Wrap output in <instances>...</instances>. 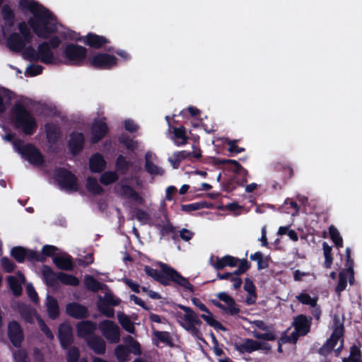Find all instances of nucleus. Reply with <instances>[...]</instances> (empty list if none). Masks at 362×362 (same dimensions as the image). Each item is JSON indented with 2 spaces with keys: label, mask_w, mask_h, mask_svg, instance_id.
<instances>
[{
  "label": "nucleus",
  "mask_w": 362,
  "mask_h": 362,
  "mask_svg": "<svg viewBox=\"0 0 362 362\" xmlns=\"http://www.w3.org/2000/svg\"><path fill=\"white\" fill-rule=\"evenodd\" d=\"M85 137L82 132H73L68 141V147L70 153L74 156L78 155L84 148Z\"/></svg>",
  "instance_id": "obj_19"
},
{
  "label": "nucleus",
  "mask_w": 362,
  "mask_h": 362,
  "mask_svg": "<svg viewBox=\"0 0 362 362\" xmlns=\"http://www.w3.org/2000/svg\"><path fill=\"white\" fill-rule=\"evenodd\" d=\"M338 340L334 338V336H330L327 339L326 342L319 349L318 353L320 355L325 356L330 353L333 349L336 346Z\"/></svg>",
  "instance_id": "obj_45"
},
{
  "label": "nucleus",
  "mask_w": 362,
  "mask_h": 362,
  "mask_svg": "<svg viewBox=\"0 0 362 362\" xmlns=\"http://www.w3.org/2000/svg\"><path fill=\"white\" fill-rule=\"evenodd\" d=\"M179 308L185 313L182 317L185 321H192L194 326H200L202 324V322L198 318L197 315L192 308L182 305H179Z\"/></svg>",
  "instance_id": "obj_34"
},
{
  "label": "nucleus",
  "mask_w": 362,
  "mask_h": 362,
  "mask_svg": "<svg viewBox=\"0 0 362 362\" xmlns=\"http://www.w3.org/2000/svg\"><path fill=\"white\" fill-rule=\"evenodd\" d=\"M87 346L95 354L103 355L106 351V343L99 335H92L86 341Z\"/></svg>",
  "instance_id": "obj_26"
},
{
  "label": "nucleus",
  "mask_w": 362,
  "mask_h": 362,
  "mask_svg": "<svg viewBox=\"0 0 362 362\" xmlns=\"http://www.w3.org/2000/svg\"><path fill=\"white\" fill-rule=\"evenodd\" d=\"M234 348L240 354H251L257 351V344L256 340L245 338L241 339L240 341H235Z\"/></svg>",
  "instance_id": "obj_27"
},
{
  "label": "nucleus",
  "mask_w": 362,
  "mask_h": 362,
  "mask_svg": "<svg viewBox=\"0 0 362 362\" xmlns=\"http://www.w3.org/2000/svg\"><path fill=\"white\" fill-rule=\"evenodd\" d=\"M153 335L160 342L166 344L170 346H173L172 337L170 336V332L166 331L153 330Z\"/></svg>",
  "instance_id": "obj_49"
},
{
  "label": "nucleus",
  "mask_w": 362,
  "mask_h": 362,
  "mask_svg": "<svg viewBox=\"0 0 362 362\" xmlns=\"http://www.w3.org/2000/svg\"><path fill=\"white\" fill-rule=\"evenodd\" d=\"M108 127L103 120H95L91 127V142L96 144L103 139L108 132Z\"/></svg>",
  "instance_id": "obj_22"
},
{
  "label": "nucleus",
  "mask_w": 362,
  "mask_h": 362,
  "mask_svg": "<svg viewBox=\"0 0 362 362\" xmlns=\"http://www.w3.org/2000/svg\"><path fill=\"white\" fill-rule=\"evenodd\" d=\"M58 279L59 281L64 285L76 286L80 282L76 276L62 272H58Z\"/></svg>",
  "instance_id": "obj_41"
},
{
  "label": "nucleus",
  "mask_w": 362,
  "mask_h": 362,
  "mask_svg": "<svg viewBox=\"0 0 362 362\" xmlns=\"http://www.w3.org/2000/svg\"><path fill=\"white\" fill-rule=\"evenodd\" d=\"M30 42H25V40L18 33H11L6 41L8 49L15 52H21L25 49L26 44Z\"/></svg>",
  "instance_id": "obj_24"
},
{
  "label": "nucleus",
  "mask_w": 362,
  "mask_h": 362,
  "mask_svg": "<svg viewBox=\"0 0 362 362\" xmlns=\"http://www.w3.org/2000/svg\"><path fill=\"white\" fill-rule=\"evenodd\" d=\"M45 127L48 143L52 145L57 144L62 137L60 127L55 124L47 123Z\"/></svg>",
  "instance_id": "obj_28"
},
{
  "label": "nucleus",
  "mask_w": 362,
  "mask_h": 362,
  "mask_svg": "<svg viewBox=\"0 0 362 362\" xmlns=\"http://www.w3.org/2000/svg\"><path fill=\"white\" fill-rule=\"evenodd\" d=\"M349 276V274H347L346 272L342 270L339 274V281L335 288V291L338 295H340L341 292L344 291L347 286V277Z\"/></svg>",
  "instance_id": "obj_54"
},
{
  "label": "nucleus",
  "mask_w": 362,
  "mask_h": 362,
  "mask_svg": "<svg viewBox=\"0 0 362 362\" xmlns=\"http://www.w3.org/2000/svg\"><path fill=\"white\" fill-rule=\"evenodd\" d=\"M342 362H362L361 352L359 346L353 345L350 349V354L348 358H344Z\"/></svg>",
  "instance_id": "obj_47"
},
{
  "label": "nucleus",
  "mask_w": 362,
  "mask_h": 362,
  "mask_svg": "<svg viewBox=\"0 0 362 362\" xmlns=\"http://www.w3.org/2000/svg\"><path fill=\"white\" fill-rule=\"evenodd\" d=\"M221 163L230 164L231 165L230 170L235 173L233 179L238 185L243 186L247 182L248 172L237 160L223 159L221 160Z\"/></svg>",
  "instance_id": "obj_14"
},
{
  "label": "nucleus",
  "mask_w": 362,
  "mask_h": 362,
  "mask_svg": "<svg viewBox=\"0 0 362 362\" xmlns=\"http://www.w3.org/2000/svg\"><path fill=\"white\" fill-rule=\"evenodd\" d=\"M13 146L22 157L30 163L40 165L44 163L43 155L34 144L31 143L25 144L22 139H17L13 142Z\"/></svg>",
  "instance_id": "obj_5"
},
{
  "label": "nucleus",
  "mask_w": 362,
  "mask_h": 362,
  "mask_svg": "<svg viewBox=\"0 0 362 362\" xmlns=\"http://www.w3.org/2000/svg\"><path fill=\"white\" fill-rule=\"evenodd\" d=\"M173 137L176 146H184L187 144L188 137L186 135V128L184 126L173 127Z\"/></svg>",
  "instance_id": "obj_33"
},
{
  "label": "nucleus",
  "mask_w": 362,
  "mask_h": 362,
  "mask_svg": "<svg viewBox=\"0 0 362 362\" xmlns=\"http://www.w3.org/2000/svg\"><path fill=\"white\" fill-rule=\"evenodd\" d=\"M296 298L303 305H310L311 307L317 305V298H312L308 293L304 291L297 296Z\"/></svg>",
  "instance_id": "obj_55"
},
{
  "label": "nucleus",
  "mask_w": 362,
  "mask_h": 362,
  "mask_svg": "<svg viewBox=\"0 0 362 362\" xmlns=\"http://www.w3.org/2000/svg\"><path fill=\"white\" fill-rule=\"evenodd\" d=\"M1 13L6 25L8 28L13 27L14 25L16 16L13 10L8 4L3 6L1 8Z\"/></svg>",
  "instance_id": "obj_35"
},
{
  "label": "nucleus",
  "mask_w": 362,
  "mask_h": 362,
  "mask_svg": "<svg viewBox=\"0 0 362 362\" xmlns=\"http://www.w3.org/2000/svg\"><path fill=\"white\" fill-rule=\"evenodd\" d=\"M119 179V175L116 171H106L103 173L100 177V182L103 185H109Z\"/></svg>",
  "instance_id": "obj_43"
},
{
  "label": "nucleus",
  "mask_w": 362,
  "mask_h": 362,
  "mask_svg": "<svg viewBox=\"0 0 362 362\" xmlns=\"http://www.w3.org/2000/svg\"><path fill=\"white\" fill-rule=\"evenodd\" d=\"M106 167V161L100 153H93L89 159V168L92 173H101Z\"/></svg>",
  "instance_id": "obj_30"
},
{
  "label": "nucleus",
  "mask_w": 362,
  "mask_h": 362,
  "mask_svg": "<svg viewBox=\"0 0 362 362\" xmlns=\"http://www.w3.org/2000/svg\"><path fill=\"white\" fill-rule=\"evenodd\" d=\"M216 296L218 297L219 300L224 302L227 305V306H226L217 300H211V303L216 308L221 309V310L224 311L226 314L231 316L238 315L240 312V310L237 306V304L234 298H232L226 292H220L216 294Z\"/></svg>",
  "instance_id": "obj_9"
},
{
  "label": "nucleus",
  "mask_w": 362,
  "mask_h": 362,
  "mask_svg": "<svg viewBox=\"0 0 362 362\" xmlns=\"http://www.w3.org/2000/svg\"><path fill=\"white\" fill-rule=\"evenodd\" d=\"M88 50L85 47L74 43L64 46L63 57L66 64L81 66L87 62Z\"/></svg>",
  "instance_id": "obj_4"
},
{
  "label": "nucleus",
  "mask_w": 362,
  "mask_h": 362,
  "mask_svg": "<svg viewBox=\"0 0 362 362\" xmlns=\"http://www.w3.org/2000/svg\"><path fill=\"white\" fill-rule=\"evenodd\" d=\"M117 317L123 328L128 332L132 333L134 330V327L129 317L124 313H118Z\"/></svg>",
  "instance_id": "obj_56"
},
{
  "label": "nucleus",
  "mask_w": 362,
  "mask_h": 362,
  "mask_svg": "<svg viewBox=\"0 0 362 362\" xmlns=\"http://www.w3.org/2000/svg\"><path fill=\"white\" fill-rule=\"evenodd\" d=\"M55 177L62 189L71 192L78 190V178L70 170L60 168L56 170Z\"/></svg>",
  "instance_id": "obj_7"
},
{
  "label": "nucleus",
  "mask_w": 362,
  "mask_h": 362,
  "mask_svg": "<svg viewBox=\"0 0 362 362\" xmlns=\"http://www.w3.org/2000/svg\"><path fill=\"white\" fill-rule=\"evenodd\" d=\"M253 324L260 330L267 331L264 333L254 332L253 336L255 339L264 341H274L276 339V334L272 331H269V327L263 320H255Z\"/></svg>",
  "instance_id": "obj_25"
},
{
  "label": "nucleus",
  "mask_w": 362,
  "mask_h": 362,
  "mask_svg": "<svg viewBox=\"0 0 362 362\" xmlns=\"http://www.w3.org/2000/svg\"><path fill=\"white\" fill-rule=\"evenodd\" d=\"M84 284L86 288L92 292H98L103 289V286H106L105 284L98 281L95 277L91 275L86 276L84 279Z\"/></svg>",
  "instance_id": "obj_36"
},
{
  "label": "nucleus",
  "mask_w": 362,
  "mask_h": 362,
  "mask_svg": "<svg viewBox=\"0 0 362 362\" xmlns=\"http://www.w3.org/2000/svg\"><path fill=\"white\" fill-rule=\"evenodd\" d=\"M80 351L76 346H71L67 352L66 362H78Z\"/></svg>",
  "instance_id": "obj_61"
},
{
  "label": "nucleus",
  "mask_w": 362,
  "mask_h": 362,
  "mask_svg": "<svg viewBox=\"0 0 362 362\" xmlns=\"http://www.w3.org/2000/svg\"><path fill=\"white\" fill-rule=\"evenodd\" d=\"M15 362H30L28 354L25 349H18L13 352Z\"/></svg>",
  "instance_id": "obj_62"
},
{
  "label": "nucleus",
  "mask_w": 362,
  "mask_h": 362,
  "mask_svg": "<svg viewBox=\"0 0 362 362\" xmlns=\"http://www.w3.org/2000/svg\"><path fill=\"white\" fill-rule=\"evenodd\" d=\"M6 279L13 295L16 296H20L22 292V287L17 279L13 276H8Z\"/></svg>",
  "instance_id": "obj_53"
},
{
  "label": "nucleus",
  "mask_w": 362,
  "mask_h": 362,
  "mask_svg": "<svg viewBox=\"0 0 362 362\" xmlns=\"http://www.w3.org/2000/svg\"><path fill=\"white\" fill-rule=\"evenodd\" d=\"M119 141L128 150L134 151L138 147V142L131 139L128 135L122 134L119 137Z\"/></svg>",
  "instance_id": "obj_51"
},
{
  "label": "nucleus",
  "mask_w": 362,
  "mask_h": 362,
  "mask_svg": "<svg viewBox=\"0 0 362 362\" xmlns=\"http://www.w3.org/2000/svg\"><path fill=\"white\" fill-rule=\"evenodd\" d=\"M117 58L108 53H97L91 58H88L86 66L95 69L110 70L117 64Z\"/></svg>",
  "instance_id": "obj_6"
},
{
  "label": "nucleus",
  "mask_w": 362,
  "mask_h": 362,
  "mask_svg": "<svg viewBox=\"0 0 362 362\" xmlns=\"http://www.w3.org/2000/svg\"><path fill=\"white\" fill-rule=\"evenodd\" d=\"M19 6L33 14L34 17L30 18L28 23L38 37L47 40L57 32L55 16L42 4L34 0H20Z\"/></svg>",
  "instance_id": "obj_1"
},
{
  "label": "nucleus",
  "mask_w": 362,
  "mask_h": 362,
  "mask_svg": "<svg viewBox=\"0 0 362 362\" xmlns=\"http://www.w3.org/2000/svg\"><path fill=\"white\" fill-rule=\"evenodd\" d=\"M23 57L25 59L30 61V62H37V50L36 51L35 48L30 45L25 47V50L23 53Z\"/></svg>",
  "instance_id": "obj_60"
},
{
  "label": "nucleus",
  "mask_w": 362,
  "mask_h": 362,
  "mask_svg": "<svg viewBox=\"0 0 362 362\" xmlns=\"http://www.w3.org/2000/svg\"><path fill=\"white\" fill-rule=\"evenodd\" d=\"M18 30L21 36L25 40V42H30L33 40V35L25 22L23 21L18 24Z\"/></svg>",
  "instance_id": "obj_57"
},
{
  "label": "nucleus",
  "mask_w": 362,
  "mask_h": 362,
  "mask_svg": "<svg viewBox=\"0 0 362 362\" xmlns=\"http://www.w3.org/2000/svg\"><path fill=\"white\" fill-rule=\"evenodd\" d=\"M11 120L16 129L25 135L32 136L37 129V119L24 104L16 102L11 109Z\"/></svg>",
  "instance_id": "obj_3"
},
{
  "label": "nucleus",
  "mask_w": 362,
  "mask_h": 362,
  "mask_svg": "<svg viewBox=\"0 0 362 362\" xmlns=\"http://www.w3.org/2000/svg\"><path fill=\"white\" fill-rule=\"evenodd\" d=\"M115 355L118 362H127L130 360L129 351L124 344H119L116 346Z\"/></svg>",
  "instance_id": "obj_42"
},
{
  "label": "nucleus",
  "mask_w": 362,
  "mask_h": 362,
  "mask_svg": "<svg viewBox=\"0 0 362 362\" xmlns=\"http://www.w3.org/2000/svg\"><path fill=\"white\" fill-rule=\"evenodd\" d=\"M145 160L144 168L145 170L148 173L153 175H162L164 173V170L162 168L156 165L152 161H151V155L148 152H147L145 155Z\"/></svg>",
  "instance_id": "obj_37"
},
{
  "label": "nucleus",
  "mask_w": 362,
  "mask_h": 362,
  "mask_svg": "<svg viewBox=\"0 0 362 362\" xmlns=\"http://www.w3.org/2000/svg\"><path fill=\"white\" fill-rule=\"evenodd\" d=\"M192 147L194 151L192 152L187 151H176L173 153L171 157L168 158V161L174 169L178 168L180 163L185 159L194 162V160H199L202 158V155L200 148L195 145H193Z\"/></svg>",
  "instance_id": "obj_8"
},
{
  "label": "nucleus",
  "mask_w": 362,
  "mask_h": 362,
  "mask_svg": "<svg viewBox=\"0 0 362 362\" xmlns=\"http://www.w3.org/2000/svg\"><path fill=\"white\" fill-rule=\"evenodd\" d=\"M66 313L69 316L77 320L86 319L90 315L88 308L77 302L66 304Z\"/></svg>",
  "instance_id": "obj_18"
},
{
  "label": "nucleus",
  "mask_w": 362,
  "mask_h": 362,
  "mask_svg": "<svg viewBox=\"0 0 362 362\" xmlns=\"http://www.w3.org/2000/svg\"><path fill=\"white\" fill-rule=\"evenodd\" d=\"M44 67L39 64H30L25 69V74L28 76H36L42 74Z\"/></svg>",
  "instance_id": "obj_63"
},
{
  "label": "nucleus",
  "mask_w": 362,
  "mask_h": 362,
  "mask_svg": "<svg viewBox=\"0 0 362 362\" xmlns=\"http://www.w3.org/2000/svg\"><path fill=\"white\" fill-rule=\"evenodd\" d=\"M158 265L160 271L150 266H145V273L165 286H170L173 283L175 286L182 287L191 293H194V286L189 281L188 279L182 276L176 269L165 263L160 262Z\"/></svg>",
  "instance_id": "obj_2"
},
{
  "label": "nucleus",
  "mask_w": 362,
  "mask_h": 362,
  "mask_svg": "<svg viewBox=\"0 0 362 362\" xmlns=\"http://www.w3.org/2000/svg\"><path fill=\"white\" fill-rule=\"evenodd\" d=\"M76 329L77 336L86 341L90 336L95 335L94 332L97 329V323L90 320H82L76 324Z\"/></svg>",
  "instance_id": "obj_20"
},
{
  "label": "nucleus",
  "mask_w": 362,
  "mask_h": 362,
  "mask_svg": "<svg viewBox=\"0 0 362 362\" xmlns=\"http://www.w3.org/2000/svg\"><path fill=\"white\" fill-rule=\"evenodd\" d=\"M244 289L247 292V293L250 296L254 297L253 300H252L251 298H247V303L248 304H253L257 298L256 286L250 279L246 278L245 279Z\"/></svg>",
  "instance_id": "obj_46"
},
{
  "label": "nucleus",
  "mask_w": 362,
  "mask_h": 362,
  "mask_svg": "<svg viewBox=\"0 0 362 362\" xmlns=\"http://www.w3.org/2000/svg\"><path fill=\"white\" fill-rule=\"evenodd\" d=\"M42 275L45 284L49 287H55L58 284V272L56 273L48 265L42 267Z\"/></svg>",
  "instance_id": "obj_31"
},
{
  "label": "nucleus",
  "mask_w": 362,
  "mask_h": 362,
  "mask_svg": "<svg viewBox=\"0 0 362 362\" xmlns=\"http://www.w3.org/2000/svg\"><path fill=\"white\" fill-rule=\"evenodd\" d=\"M125 346L127 347L129 354L139 356L141 354L140 344L135 340L132 336L129 335L124 339Z\"/></svg>",
  "instance_id": "obj_38"
},
{
  "label": "nucleus",
  "mask_w": 362,
  "mask_h": 362,
  "mask_svg": "<svg viewBox=\"0 0 362 362\" xmlns=\"http://www.w3.org/2000/svg\"><path fill=\"white\" fill-rule=\"evenodd\" d=\"M58 338L63 349H67L74 342L72 328L68 323L62 322L58 328Z\"/></svg>",
  "instance_id": "obj_15"
},
{
  "label": "nucleus",
  "mask_w": 362,
  "mask_h": 362,
  "mask_svg": "<svg viewBox=\"0 0 362 362\" xmlns=\"http://www.w3.org/2000/svg\"><path fill=\"white\" fill-rule=\"evenodd\" d=\"M214 257H211L210 263L216 270H221L226 267H235L238 266L240 259L230 255H226L223 257H216L215 262H213Z\"/></svg>",
  "instance_id": "obj_21"
},
{
  "label": "nucleus",
  "mask_w": 362,
  "mask_h": 362,
  "mask_svg": "<svg viewBox=\"0 0 362 362\" xmlns=\"http://www.w3.org/2000/svg\"><path fill=\"white\" fill-rule=\"evenodd\" d=\"M11 255L18 263H23L26 257V248L21 246L13 247L11 250Z\"/></svg>",
  "instance_id": "obj_50"
},
{
  "label": "nucleus",
  "mask_w": 362,
  "mask_h": 362,
  "mask_svg": "<svg viewBox=\"0 0 362 362\" xmlns=\"http://www.w3.org/2000/svg\"><path fill=\"white\" fill-rule=\"evenodd\" d=\"M312 320V317L300 314L293 317L292 326L301 336H305L310 332Z\"/></svg>",
  "instance_id": "obj_16"
},
{
  "label": "nucleus",
  "mask_w": 362,
  "mask_h": 362,
  "mask_svg": "<svg viewBox=\"0 0 362 362\" xmlns=\"http://www.w3.org/2000/svg\"><path fill=\"white\" fill-rule=\"evenodd\" d=\"M53 263L62 270L71 271L74 269L72 257L67 253L62 255H55L52 258Z\"/></svg>",
  "instance_id": "obj_29"
},
{
  "label": "nucleus",
  "mask_w": 362,
  "mask_h": 362,
  "mask_svg": "<svg viewBox=\"0 0 362 362\" xmlns=\"http://www.w3.org/2000/svg\"><path fill=\"white\" fill-rule=\"evenodd\" d=\"M121 302V300L117 298H115L112 293L106 292L104 296V298H100V303L106 304L110 306H117Z\"/></svg>",
  "instance_id": "obj_59"
},
{
  "label": "nucleus",
  "mask_w": 362,
  "mask_h": 362,
  "mask_svg": "<svg viewBox=\"0 0 362 362\" xmlns=\"http://www.w3.org/2000/svg\"><path fill=\"white\" fill-rule=\"evenodd\" d=\"M46 301L49 317L52 320H56L59 316V307L57 300L53 296L48 295Z\"/></svg>",
  "instance_id": "obj_32"
},
{
  "label": "nucleus",
  "mask_w": 362,
  "mask_h": 362,
  "mask_svg": "<svg viewBox=\"0 0 362 362\" xmlns=\"http://www.w3.org/2000/svg\"><path fill=\"white\" fill-rule=\"evenodd\" d=\"M8 337L15 347L21 348L24 340V333L18 322L13 320L8 322Z\"/></svg>",
  "instance_id": "obj_12"
},
{
  "label": "nucleus",
  "mask_w": 362,
  "mask_h": 362,
  "mask_svg": "<svg viewBox=\"0 0 362 362\" xmlns=\"http://www.w3.org/2000/svg\"><path fill=\"white\" fill-rule=\"evenodd\" d=\"M192 302L193 305H194L197 308H198L200 310L204 312L206 314H202L200 317L206 322V323L213 327L214 329L226 332L227 330L226 327H224L219 321L216 320L214 317L211 311L208 309V308L204 304L201 300L198 298H192Z\"/></svg>",
  "instance_id": "obj_10"
},
{
  "label": "nucleus",
  "mask_w": 362,
  "mask_h": 362,
  "mask_svg": "<svg viewBox=\"0 0 362 362\" xmlns=\"http://www.w3.org/2000/svg\"><path fill=\"white\" fill-rule=\"evenodd\" d=\"M323 253L325 256L324 265L325 268L329 269L331 267L333 262V257L332 255V247L329 246L326 242L322 243Z\"/></svg>",
  "instance_id": "obj_52"
},
{
  "label": "nucleus",
  "mask_w": 362,
  "mask_h": 362,
  "mask_svg": "<svg viewBox=\"0 0 362 362\" xmlns=\"http://www.w3.org/2000/svg\"><path fill=\"white\" fill-rule=\"evenodd\" d=\"M103 335L110 342L117 343L120 339L119 327L113 322L105 320L99 323Z\"/></svg>",
  "instance_id": "obj_11"
},
{
  "label": "nucleus",
  "mask_w": 362,
  "mask_h": 362,
  "mask_svg": "<svg viewBox=\"0 0 362 362\" xmlns=\"http://www.w3.org/2000/svg\"><path fill=\"white\" fill-rule=\"evenodd\" d=\"M329 237L332 242L334 243L337 248H340L343 247V239L341 236L337 228L334 226H330L329 227Z\"/></svg>",
  "instance_id": "obj_48"
},
{
  "label": "nucleus",
  "mask_w": 362,
  "mask_h": 362,
  "mask_svg": "<svg viewBox=\"0 0 362 362\" xmlns=\"http://www.w3.org/2000/svg\"><path fill=\"white\" fill-rule=\"evenodd\" d=\"M131 165V163L127 160L125 156L122 155L117 156L115 161V169L120 174H126Z\"/></svg>",
  "instance_id": "obj_40"
},
{
  "label": "nucleus",
  "mask_w": 362,
  "mask_h": 362,
  "mask_svg": "<svg viewBox=\"0 0 362 362\" xmlns=\"http://www.w3.org/2000/svg\"><path fill=\"white\" fill-rule=\"evenodd\" d=\"M290 226H280L279 228L277 234L279 235H288L291 240H292L294 242H296L298 240V233L292 229H289Z\"/></svg>",
  "instance_id": "obj_58"
},
{
  "label": "nucleus",
  "mask_w": 362,
  "mask_h": 362,
  "mask_svg": "<svg viewBox=\"0 0 362 362\" xmlns=\"http://www.w3.org/2000/svg\"><path fill=\"white\" fill-rule=\"evenodd\" d=\"M25 259H27L29 262H45V258H43L40 253H39L37 251L26 249V257Z\"/></svg>",
  "instance_id": "obj_64"
},
{
  "label": "nucleus",
  "mask_w": 362,
  "mask_h": 362,
  "mask_svg": "<svg viewBox=\"0 0 362 362\" xmlns=\"http://www.w3.org/2000/svg\"><path fill=\"white\" fill-rule=\"evenodd\" d=\"M37 62L40 61L45 64H52L54 63V55L52 50L47 46V42H42L37 46Z\"/></svg>",
  "instance_id": "obj_23"
},
{
  "label": "nucleus",
  "mask_w": 362,
  "mask_h": 362,
  "mask_svg": "<svg viewBox=\"0 0 362 362\" xmlns=\"http://www.w3.org/2000/svg\"><path fill=\"white\" fill-rule=\"evenodd\" d=\"M115 192L120 197L131 199L139 204H144V199L130 185L117 183L115 187Z\"/></svg>",
  "instance_id": "obj_13"
},
{
  "label": "nucleus",
  "mask_w": 362,
  "mask_h": 362,
  "mask_svg": "<svg viewBox=\"0 0 362 362\" xmlns=\"http://www.w3.org/2000/svg\"><path fill=\"white\" fill-rule=\"evenodd\" d=\"M208 207L209 204L205 201L180 205L181 210L185 213H190L192 211H197Z\"/></svg>",
  "instance_id": "obj_44"
},
{
  "label": "nucleus",
  "mask_w": 362,
  "mask_h": 362,
  "mask_svg": "<svg viewBox=\"0 0 362 362\" xmlns=\"http://www.w3.org/2000/svg\"><path fill=\"white\" fill-rule=\"evenodd\" d=\"M87 190L94 195H101L104 193L103 188L98 184L96 178L88 177L86 180Z\"/></svg>",
  "instance_id": "obj_39"
},
{
  "label": "nucleus",
  "mask_w": 362,
  "mask_h": 362,
  "mask_svg": "<svg viewBox=\"0 0 362 362\" xmlns=\"http://www.w3.org/2000/svg\"><path fill=\"white\" fill-rule=\"evenodd\" d=\"M83 42L86 45L94 49H100L104 45L110 43V40L103 35H97L94 33H88L86 35L78 39Z\"/></svg>",
  "instance_id": "obj_17"
}]
</instances>
